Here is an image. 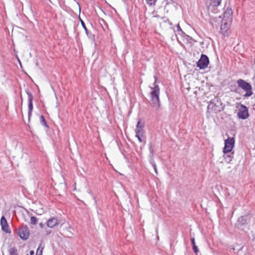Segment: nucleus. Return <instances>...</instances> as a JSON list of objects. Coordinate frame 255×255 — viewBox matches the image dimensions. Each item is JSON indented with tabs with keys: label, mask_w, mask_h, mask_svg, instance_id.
Here are the masks:
<instances>
[{
	"label": "nucleus",
	"mask_w": 255,
	"mask_h": 255,
	"mask_svg": "<svg viewBox=\"0 0 255 255\" xmlns=\"http://www.w3.org/2000/svg\"><path fill=\"white\" fill-rule=\"evenodd\" d=\"M155 81L153 84V87H149L151 89L150 93V104L151 106L155 108L156 110H158L160 106V100H159V94H160V88L158 85L156 84V78L154 77Z\"/></svg>",
	"instance_id": "obj_1"
},
{
	"label": "nucleus",
	"mask_w": 255,
	"mask_h": 255,
	"mask_svg": "<svg viewBox=\"0 0 255 255\" xmlns=\"http://www.w3.org/2000/svg\"><path fill=\"white\" fill-rule=\"evenodd\" d=\"M144 122L140 120L138 121L134 129L135 137L138 139L139 142L143 141V137L145 133V131L144 129Z\"/></svg>",
	"instance_id": "obj_2"
},
{
	"label": "nucleus",
	"mask_w": 255,
	"mask_h": 255,
	"mask_svg": "<svg viewBox=\"0 0 255 255\" xmlns=\"http://www.w3.org/2000/svg\"><path fill=\"white\" fill-rule=\"evenodd\" d=\"M223 109L221 102L217 99H214L210 102L208 107V112L209 113L214 112L217 113Z\"/></svg>",
	"instance_id": "obj_3"
},
{
	"label": "nucleus",
	"mask_w": 255,
	"mask_h": 255,
	"mask_svg": "<svg viewBox=\"0 0 255 255\" xmlns=\"http://www.w3.org/2000/svg\"><path fill=\"white\" fill-rule=\"evenodd\" d=\"M237 84L240 87L246 92L245 95V97H250L252 95V86L249 83L243 80L239 79L237 81Z\"/></svg>",
	"instance_id": "obj_4"
},
{
	"label": "nucleus",
	"mask_w": 255,
	"mask_h": 255,
	"mask_svg": "<svg viewBox=\"0 0 255 255\" xmlns=\"http://www.w3.org/2000/svg\"><path fill=\"white\" fill-rule=\"evenodd\" d=\"M235 138L234 137H228L225 140V145L223 149V152L226 154L232 152V150L235 145Z\"/></svg>",
	"instance_id": "obj_5"
},
{
	"label": "nucleus",
	"mask_w": 255,
	"mask_h": 255,
	"mask_svg": "<svg viewBox=\"0 0 255 255\" xmlns=\"http://www.w3.org/2000/svg\"><path fill=\"white\" fill-rule=\"evenodd\" d=\"M237 116L240 119H247L249 116L248 108L243 105H241L238 109Z\"/></svg>",
	"instance_id": "obj_6"
},
{
	"label": "nucleus",
	"mask_w": 255,
	"mask_h": 255,
	"mask_svg": "<svg viewBox=\"0 0 255 255\" xmlns=\"http://www.w3.org/2000/svg\"><path fill=\"white\" fill-rule=\"evenodd\" d=\"M18 236L23 240H27L30 234L28 227L27 226H22L17 232Z\"/></svg>",
	"instance_id": "obj_7"
},
{
	"label": "nucleus",
	"mask_w": 255,
	"mask_h": 255,
	"mask_svg": "<svg viewBox=\"0 0 255 255\" xmlns=\"http://www.w3.org/2000/svg\"><path fill=\"white\" fill-rule=\"evenodd\" d=\"M231 21L226 20V19H223L222 24L220 27V32L224 35H228L230 32L229 28Z\"/></svg>",
	"instance_id": "obj_8"
},
{
	"label": "nucleus",
	"mask_w": 255,
	"mask_h": 255,
	"mask_svg": "<svg viewBox=\"0 0 255 255\" xmlns=\"http://www.w3.org/2000/svg\"><path fill=\"white\" fill-rule=\"evenodd\" d=\"M209 62L208 57L205 55L202 54L197 63V66L201 69H204L208 66Z\"/></svg>",
	"instance_id": "obj_9"
},
{
	"label": "nucleus",
	"mask_w": 255,
	"mask_h": 255,
	"mask_svg": "<svg viewBox=\"0 0 255 255\" xmlns=\"http://www.w3.org/2000/svg\"><path fill=\"white\" fill-rule=\"evenodd\" d=\"M0 225L3 231L7 233H10V230L9 228L6 219L3 216L1 218Z\"/></svg>",
	"instance_id": "obj_10"
},
{
	"label": "nucleus",
	"mask_w": 255,
	"mask_h": 255,
	"mask_svg": "<svg viewBox=\"0 0 255 255\" xmlns=\"http://www.w3.org/2000/svg\"><path fill=\"white\" fill-rule=\"evenodd\" d=\"M27 95L28 96V120H29L30 117L32 115V111L33 110V105H32V100L33 97L32 95L29 92H27Z\"/></svg>",
	"instance_id": "obj_11"
},
{
	"label": "nucleus",
	"mask_w": 255,
	"mask_h": 255,
	"mask_svg": "<svg viewBox=\"0 0 255 255\" xmlns=\"http://www.w3.org/2000/svg\"><path fill=\"white\" fill-rule=\"evenodd\" d=\"M59 224L58 220L56 218H52L47 221V226L52 228Z\"/></svg>",
	"instance_id": "obj_12"
},
{
	"label": "nucleus",
	"mask_w": 255,
	"mask_h": 255,
	"mask_svg": "<svg viewBox=\"0 0 255 255\" xmlns=\"http://www.w3.org/2000/svg\"><path fill=\"white\" fill-rule=\"evenodd\" d=\"M223 19H226V20L232 21V11L231 8H227L226 9L224 14Z\"/></svg>",
	"instance_id": "obj_13"
},
{
	"label": "nucleus",
	"mask_w": 255,
	"mask_h": 255,
	"mask_svg": "<svg viewBox=\"0 0 255 255\" xmlns=\"http://www.w3.org/2000/svg\"><path fill=\"white\" fill-rule=\"evenodd\" d=\"M246 223H248L247 217L242 216L239 218L237 223V226L240 227L242 225H244Z\"/></svg>",
	"instance_id": "obj_14"
},
{
	"label": "nucleus",
	"mask_w": 255,
	"mask_h": 255,
	"mask_svg": "<svg viewBox=\"0 0 255 255\" xmlns=\"http://www.w3.org/2000/svg\"><path fill=\"white\" fill-rule=\"evenodd\" d=\"M233 152H231V153H228L226 154H224V158L225 160V161L227 163H230L232 160V159L233 158Z\"/></svg>",
	"instance_id": "obj_15"
},
{
	"label": "nucleus",
	"mask_w": 255,
	"mask_h": 255,
	"mask_svg": "<svg viewBox=\"0 0 255 255\" xmlns=\"http://www.w3.org/2000/svg\"><path fill=\"white\" fill-rule=\"evenodd\" d=\"M9 255H17V250L15 247L10 248L8 250Z\"/></svg>",
	"instance_id": "obj_16"
},
{
	"label": "nucleus",
	"mask_w": 255,
	"mask_h": 255,
	"mask_svg": "<svg viewBox=\"0 0 255 255\" xmlns=\"http://www.w3.org/2000/svg\"><path fill=\"white\" fill-rule=\"evenodd\" d=\"M210 4L214 6H217L220 5L222 0H210Z\"/></svg>",
	"instance_id": "obj_17"
},
{
	"label": "nucleus",
	"mask_w": 255,
	"mask_h": 255,
	"mask_svg": "<svg viewBox=\"0 0 255 255\" xmlns=\"http://www.w3.org/2000/svg\"><path fill=\"white\" fill-rule=\"evenodd\" d=\"M146 3L149 5H155L157 0H145Z\"/></svg>",
	"instance_id": "obj_18"
},
{
	"label": "nucleus",
	"mask_w": 255,
	"mask_h": 255,
	"mask_svg": "<svg viewBox=\"0 0 255 255\" xmlns=\"http://www.w3.org/2000/svg\"><path fill=\"white\" fill-rule=\"evenodd\" d=\"M37 219L35 217H31L30 218V223L32 225H35L37 223Z\"/></svg>",
	"instance_id": "obj_19"
},
{
	"label": "nucleus",
	"mask_w": 255,
	"mask_h": 255,
	"mask_svg": "<svg viewBox=\"0 0 255 255\" xmlns=\"http://www.w3.org/2000/svg\"><path fill=\"white\" fill-rule=\"evenodd\" d=\"M42 251H43V248L40 249V247H39L38 249H37V250L36 255H42Z\"/></svg>",
	"instance_id": "obj_20"
},
{
	"label": "nucleus",
	"mask_w": 255,
	"mask_h": 255,
	"mask_svg": "<svg viewBox=\"0 0 255 255\" xmlns=\"http://www.w3.org/2000/svg\"><path fill=\"white\" fill-rule=\"evenodd\" d=\"M177 32L179 34H181L183 33V32L182 31L179 24H178L177 25Z\"/></svg>",
	"instance_id": "obj_21"
},
{
	"label": "nucleus",
	"mask_w": 255,
	"mask_h": 255,
	"mask_svg": "<svg viewBox=\"0 0 255 255\" xmlns=\"http://www.w3.org/2000/svg\"><path fill=\"white\" fill-rule=\"evenodd\" d=\"M81 24L82 25L83 27L85 30L86 32H87V29L86 27V25H85L84 22L82 20H81Z\"/></svg>",
	"instance_id": "obj_22"
},
{
	"label": "nucleus",
	"mask_w": 255,
	"mask_h": 255,
	"mask_svg": "<svg viewBox=\"0 0 255 255\" xmlns=\"http://www.w3.org/2000/svg\"><path fill=\"white\" fill-rule=\"evenodd\" d=\"M193 250L195 253H197L198 252V249L196 246L193 247Z\"/></svg>",
	"instance_id": "obj_23"
},
{
	"label": "nucleus",
	"mask_w": 255,
	"mask_h": 255,
	"mask_svg": "<svg viewBox=\"0 0 255 255\" xmlns=\"http://www.w3.org/2000/svg\"><path fill=\"white\" fill-rule=\"evenodd\" d=\"M152 166H153V168L154 169V171H155V173L157 174V168H156V166L155 164V163H153L152 164Z\"/></svg>",
	"instance_id": "obj_24"
},
{
	"label": "nucleus",
	"mask_w": 255,
	"mask_h": 255,
	"mask_svg": "<svg viewBox=\"0 0 255 255\" xmlns=\"http://www.w3.org/2000/svg\"><path fill=\"white\" fill-rule=\"evenodd\" d=\"M149 150H150V153H151V155L152 156H153V154H154V151H153V149L151 147H150V148H149Z\"/></svg>",
	"instance_id": "obj_25"
},
{
	"label": "nucleus",
	"mask_w": 255,
	"mask_h": 255,
	"mask_svg": "<svg viewBox=\"0 0 255 255\" xmlns=\"http://www.w3.org/2000/svg\"><path fill=\"white\" fill-rule=\"evenodd\" d=\"M191 243H192L193 247H194V246H196L194 238H192L191 239Z\"/></svg>",
	"instance_id": "obj_26"
},
{
	"label": "nucleus",
	"mask_w": 255,
	"mask_h": 255,
	"mask_svg": "<svg viewBox=\"0 0 255 255\" xmlns=\"http://www.w3.org/2000/svg\"><path fill=\"white\" fill-rule=\"evenodd\" d=\"M40 119H41L42 122H43V123H45V121L43 116H41L40 117Z\"/></svg>",
	"instance_id": "obj_27"
},
{
	"label": "nucleus",
	"mask_w": 255,
	"mask_h": 255,
	"mask_svg": "<svg viewBox=\"0 0 255 255\" xmlns=\"http://www.w3.org/2000/svg\"><path fill=\"white\" fill-rule=\"evenodd\" d=\"M34 251H32H32H31L30 252V255H34Z\"/></svg>",
	"instance_id": "obj_28"
},
{
	"label": "nucleus",
	"mask_w": 255,
	"mask_h": 255,
	"mask_svg": "<svg viewBox=\"0 0 255 255\" xmlns=\"http://www.w3.org/2000/svg\"><path fill=\"white\" fill-rule=\"evenodd\" d=\"M39 226L41 227V228H43V224L42 223H40L39 224Z\"/></svg>",
	"instance_id": "obj_29"
},
{
	"label": "nucleus",
	"mask_w": 255,
	"mask_h": 255,
	"mask_svg": "<svg viewBox=\"0 0 255 255\" xmlns=\"http://www.w3.org/2000/svg\"><path fill=\"white\" fill-rule=\"evenodd\" d=\"M18 62H19V64L21 65V62H20V61L19 60V59L18 58Z\"/></svg>",
	"instance_id": "obj_30"
}]
</instances>
